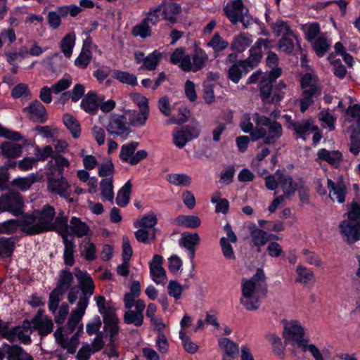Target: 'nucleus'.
Masks as SVG:
<instances>
[{"label":"nucleus","mask_w":360,"mask_h":360,"mask_svg":"<svg viewBox=\"0 0 360 360\" xmlns=\"http://www.w3.org/2000/svg\"><path fill=\"white\" fill-rule=\"evenodd\" d=\"M75 276L79 280V287L72 288L67 297L70 304L78 300L77 307L72 311L68 321L67 330L69 333H72L80 322L95 288L92 278L86 271L75 269Z\"/></svg>","instance_id":"obj_1"},{"label":"nucleus","mask_w":360,"mask_h":360,"mask_svg":"<svg viewBox=\"0 0 360 360\" xmlns=\"http://www.w3.org/2000/svg\"><path fill=\"white\" fill-rule=\"evenodd\" d=\"M242 297L240 302L247 310H256L259 307V299L266 292V277L264 271L257 269L256 274L250 279L242 280Z\"/></svg>","instance_id":"obj_2"},{"label":"nucleus","mask_w":360,"mask_h":360,"mask_svg":"<svg viewBox=\"0 0 360 360\" xmlns=\"http://www.w3.org/2000/svg\"><path fill=\"white\" fill-rule=\"evenodd\" d=\"M56 215L53 207L46 205L41 210L32 214H25L20 220L21 231L27 235H37L51 231Z\"/></svg>","instance_id":"obj_3"},{"label":"nucleus","mask_w":360,"mask_h":360,"mask_svg":"<svg viewBox=\"0 0 360 360\" xmlns=\"http://www.w3.org/2000/svg\"><path fill=\"white\" fill-rule=\"evenodd\" d=\"M253 120L257 126L266 127L255 129L251 133L253 141L263 139L265 144H274L283 135V128L281 123L272 121L270 118L262 116L259 113L253 115Z\"/></svg>","instance_id":"obj_4"},{"label":"nucleus","mask_w":360,"mask_h":360,"mask_svg":"<svg viewBox=\"0 0 360 360\" xmlns=\"http://www.w3.org/2000/svg\"><path fill=\"white\" fill-rule=\"evenodd\" d=\"M302 97L300 99V110L304 112L314 102V98L321 95V89L317 77L311 73L305 74L301 79Z\"/></svg>","instance_id":"obj_5"},{"label":"nucleus","mask_w":360,"mask_h":360,"mask_svg":"<svg viewBox=\"0 0 360 360\" xmlns=\"http://www.w3.org/2000/svg\"><path fill=\"white\" fill-rule=\"evenodd\" d=\"M281 75V69L271 70L268 75L262 77L259 83L260 96L264 103H277L282 99L281 93L273 89V83Z\"/></svg>","instance_id":"obj_6"},{"label":"nucleus","mask_w":360,"mask_h":360,"mask_svg":"<svg viewBox=\"0 0 360 360\" xmlns=\"http://www.w3.org/2000/svg\"><path fill=\"white\" fill-rule=\"evenodd\" d=\"M224 14L233 25L238 22L243 23L244 28H248L252 22V17L248 9L245 7L242 0H231L224 7Z\"/></svg>","instance_id":"obj_7"},{"label":"nucleus","mask_w":360,"mask_h":360,"mask_svg":"<svg viewBox=\"0 0 360 360\" xmlns=\"http://www.w3.org/2000/svg\"><path fill=\"white\" fill-rule=\"evenodd\" d=\"M285 343H290L294 347H297L303 352L307 351L306 342L308 340L304 338V328L296 321H291L284 326L283 333Z\"/></svg>","instance_id":"obj_8"},{"label":"nucleus","mask_w":360,"mask_h":360,"mask_svg":"<svg viewBox=\"0 0 360 360\" xmlns=\"http://www.w3.org/2000/svg\"><path fill=\"white\" fill-rule=\"evenodd\" d=\"M140 143L138 141H131L122 146L119 157L124 162L131 165H136L148 157V152L140 150L135 153Z\"/></svg>","instance_id":"obj_9"},{"label":"nucleus","mask_w":360,"mask_h":360,"mask_svg":"<svg viewBox=\"0 0 360 360\" xmlns=\"http://www.w3.org/2000/svg\"><path fill=\"white\" fill-rule=\"evenodd\" d=\"M22 198L17 191H9L0 197L1 212H9L18 216L22 212Z\"/></svg>","instance_id":"obj_10"},{"label":"nucleus","mask_w":360,"mask_h":360,"mask_svg":"<svg viewBox=\"0 0 360 360\" xmlns=\"http://www.w3.org/2000/svg\"><path fill=\"white\" fill-rule=\"evenodd\" d=\"M127 117L122 115L111 114L106 130L110 135L126 138L131 132Z\"/></svg>","instance_id":"obj_11"},{"label":"nucleus","mask_w":360,"mask_h":360,"mask_svg":"<svg viewBox=\"0 0 360 360\" xmlns=\"http://www.w3.org/2000/svg\"><path fill=\"white\" fill-rule=\"evenodd\" d=\"M134 306L135 310H132V307L126 308L127 310L124 314V321L127 324H133L136 327H140L143 323V311L146 304L143 300L138 299Z\"/></svg>","instance_id":"obj_12"},{"label":"nucleus","mask_w":360,"mask_h":360,"mask_svg":"<svg viewBox=\"0 0 360 360\" xmlns=\"http://www.w3.org/2000/svg\"><path fill=\"white\" fill-rule=\"evenodd\" d=\"M32 333L31 322L28 320L23 321L22 325L15 326L10 329L8 340L13 342L16 338L24 344H30L31 342L30 335Z\"/></svg>","instance_id":"obj_13"},{"label":"nucleus","mask_w":360,"mask_h":360,"mask_svg":"<svg viewBox=\"0 0 360 360\" xmlns=\"http://www.w3.org/2000/svg\"><path fill=\"white\" fill-rule=\"evenodd\" d=\"M163 258L160 255H155L150 262V273L153 281L157 284L165 285L167 282V276L165 269L162 266Z\"/></svg>","instance_id":"obj_14"},{"label":"nucleus","mask_w":360,"mask_h":360,"mask_svg":"<svg viewBox=\"0 0 360 360\" xmlns=\"http://www.w3.org/2000/svg\"><path fill=\"white\" fill-rule=\"evenodd\" d=\"M47 188L49 192L65 198H68L71 194L70 186L63 177L49 178Z\"/></svg>","instance_id":"obj_15"},{"label":"nucleus","mask_w":360,"mask_h":360,"mask_svg":"<svg viewBox=\"0 0 360 360\" xmlns=\"http://www.w3.org/2000/svg\"><path fill=\"white\" fill-rule=\"evenodd\" d=\"M30 322L31 325L33 324V328L38 331L41 337L51 333L53 328L52 320L44 316L41 310L38 311Z\"/></svg>","instance_id":"obj_16"},{"label":"nucleus","mask_w":360,"mask_h":360,"mask_svg":"<svg viewBox=\"0 0 360 360\" xmlns=\"http://www.w3.org/2000/svg\"><path fill=\"white\" fill-rule=\"evenodd\" d=\"M199 131L193 127L186 126L182 130L175 131L173 134L174 144L179 148H182L188 141L197 138Z\"/></svg>","instance_id":"obj_17"},{"label":"nucleus","mask_w":360,"mask_h":360,"mask_svg":"<svg viewBox=\"0 0 360 360\" xmlns=\"http://www.w3.org/2000/svg\"><path fill=\"white\" fill-rule=\"evenodd\" d=\"M77 279L78 278H77ZM77 282L79 283V280H77ZM73 283V274L69 269L65 268V269L60 271L55 289L60 293L65 295L68 291L69 292L72 288L79 287V283L77 286H72Z\"/></svg>","instance_id":"obj_18"},{"label":"nucleus","mask_w":360,"mask_h":360,"mask_svg":"<svg viewBox=\"0 0 360 360\" xmlns=\"http://www.w3.org/2000/svg\"><path fill=\"white\" fill-rule=\"evenodd\" d=\"M200 241V236L197 233H191L189 232H184L179 240L181 247L186 248L189 252V257L192 263L195 254V246Z\"/></svg>","instance_id":"obj_19"},{"label":"nucleus","mask_w":360,"mask_h":360,"mask_svg":"<svg viewBox=\"0 0 360 360\" xmlns=\"http://www.w3.org/2000/svg\"><path fill=\"white\" fill-rule=\"evenodd\" d=\"M104 329L110 336L109 341H114L115 336L118 333V318L115 311L105 310L103 314Z\"/></svg>","instance_id":"obj_20"},{"label":"nucleus","mask_w":360,"mask_h":360,"mask_svg":"<svg viewBox=\"0 0 360 360\" xmlns=\"http://www.w3.org/2000/svg\"><path fill=\"white\" fill-rule=\"evenodd\" d=\"M169 60L172 64L178 65L183 71L190 72L191 56L186 53L184 48H176L171 54Z\"/></svg>","instance_id":"obj_21"},{"label":"nucleus","mask_w":360,"mask_h":360,"mask_svg":"<svg viewBox=\"0 0 360 360\" xmlns=\"http://www.w3.org/2000/svg\"><path fill=\"white\" fill-rule=\"evenodd\" d=\"M276 176L283 189V196L288 198L293 195L297 190V185L294 182L292 178L289 175H285L280 170L276 171Z\"/></svg>","instance_id":"obj_22"},{"label":"nucleus","mask_w":360,"mask_h":360,"mask_svg":"<svg viewBox=\"0 0 360 360\" xmlns=\"http://www.w3.org/2000/svg\"><path fill=\"white\" fill-rule=\"evenodd\" d=\"M208 61V55L200 48L195 47L191 61L190 72H196L202 70Z\"/></svg>","instance_id":"obj_23"},{"label":"nucleus","mask_w":360,"mask_h":360,"mask_svg":"<svg viewBox=\"0 0 360 360\" xmlns=\"http://www.w3.org/2000/svg\"><path fill=\"white\" fill-rule=\"evenodd\" d=\"M273 33L276 37H287L292 36L297 39V36L294 32L290 29L288 23L281 19H277L275 22H271L270 25Z\"/></svg>","instance_id":"obj_24"},{"label":"nucleus","mask_w":360,"mask_h":360,"mask_svg":"<svg viewBox=\"0 0 360 360\" xmlns=\"http://www.w3.org/2000/svg\"><path fill=\"white\" fill-rule=\"evenodd\" d=\"M181 12V7L176 3H172L165 6L163 10V17L168 22V26L172 27L177 22V15Z\"/></svg>","instance_id":"obj_25"},{"label":"nucleus","mask_w":360,"mask_h":360,"mask_svg":"<svg viewBox=\"0 0 360 360\" xmlns=\"http://www.w3.org/2000/svg\"><path fill=\"white\" fill-rule=\"evenodd\" d=\"M82 108L87 113L94 115L99 107L96 95L94 92H89L81 102Z\"/></svg>","instance_id":"obj_26"},{"label":"nucleus","mask_w":360,"mask_h":360,"mask_svg":"<svg viewBox=\"0 0 360 360\" xmlns=\"http://www.w3.org/2000/svg\"><path fill=\"white\" fill-rule=\"evenodd\" d=\"M219 347L224 351V356H237L239 354V346L237 343L227 338L218 340Z\"/></svg>","instance_id":"obj_27"},{"label":"nucleus","mask_w":360,"mask_h":360,"mask_svg":"<svg viewBox=\"0 0 360 360\" xmlns=\"http://www.w3.org/2000/svg\"><path fill=\"white\" fill-rule=\"evenodd\" d=\"M22 147L20 144L5 141L1 145V154L6 158H16L22 155Z\"/></svg>","instance_id":"obj_28"},{"label":"nucleus","mask_w":360,"mask_h":360,"mask_svg":"<svg viewBox=\"0 0 360 360\" xmlns=\"http://www.w3.org/2000/svg\"><path fill=\"white\" fill-rule=\"evenodd\" d=\"M70 229L72 235L82 238L87 235L89 227L86 223L82 221L79 218L73 217L70 221Z\"/></svg>","instance_id":"obj_29"},{"label":"nucleus","mask_w":360,"mask_h":360,"mask_svg":"<svg viewBox=\"0 0 360 360\" xmlns=\"http://www.w3.org/2000/svg\"><path fill=\"white\" fill-rule=\"evenodd\" d=\"M249 71V68L243 63V60L233 63L228 70V77L234 83L237 84L240 81L243 72L245 73Z\"/></svg>","instance_id":"obj_30"},{"label":"nucleus","mask_w":360,"mask_h":360,"mask_svg":"<svg viewBox=\"0 0 360 360\" xmlns=\"http://www.w3.org/2000/svg\"><path fill=\"white\" fill-rule=\"evenodd\" d=\"M24 110L28 111L37 121L41 123L44 122L47 119L46 108L39 101H34L28 107L25 108Z\"/></svg>","instance_id":"obj_31"},{"label":"nucleus","mask_w":360,"mask_h":360,"mask_svg":"<svg viewBox=\"0 0 360 360\" xmlns=\"http://www.w3.org/2000/svg\"><path fill=\"white\" fill-rule=\"evenodd\" d=\"M141 294V285L139 281H134L130 287V292H127L124 296L125 308L133 307Z\"/></svg>","instance_id":"obj_32"},{"label":"nucleus","mask_w":360,"mask_h":360,"mask_svg":"<svg viewBox=\"0 0 360 360\" xmlns=\"http://www.w3.org/2000/svg\"><path fill=\"white\" fill-rule=\"evenodd\" d=\"M51 231L57 232L61 238L69 236L68 218L62 214L55 217Z\"/></svg>","instance_id":"obj_33"},{"label":"nucleus","mask_w":360,"mask_h":360,"mask_svg":"<svg viewBox=\"0 0 360 360\" xmlns=\"http://www.w3.org/2000/svg\"><path fill=\"white\" fill-rule=\"evenodd\" d=\"M252 42V37L250 34H240L236 36L231 44V48L236 51L242 52L248 47Z\"/></svg>","instance_id":"obj_34"},{"label":"nucleus","mask_w":360,"mask_h":360,"mask_svg":"<svg viewBox=\"0 0 360 360\" xmlns=\"http://www.w3.org/2000/svg\"><path fill=\"white\" fill-rule=\"evenodd\" d=\"M76 37L74 32L66 34L61 40L60 47L64 56L70 58L75 44Z\"/></svg>","instance_id":"obj_35"},{"label":"nucleus","mask_w":360,"mask_h":360,"mask_svg":"<svg viewBox=\"0 0 360 360\" xmlns=\"http://www.w3.org/2000/svg\"><path fill=\"white\" fill-rule=\"evenodd\" d=\"M63 120L72 136L75 139L78 138L80 136L81 127L77 119L70 114H65L63 116Z\"/></svg>","instance_id":"obj_36"},{"label":"nucleus","mask_w":360,"mask_h":360,"mask_svg":"<svg viewBox=\"0 0 360 360\" xmlns=\"http://www.w3.org/2000/svg\"><path fill=\"white\" fill-rule=\"evenodd\" d=\"M161 58L162 53L158 51H154L146 57L144 63L143 65L140 67L139 70H147L150 71L155 70Z\"/></svg>","instance_id":"obj_37"},{"label":"nucleus","mask_w":360,"mask_h":360,"mask_svg":"<svg viewBox=\"0 0 360 360\" xmlns=\"http://www.w3.org/2000/svg\"><path fill=\"white\" fill-rule=\"evenodd\" d=\"M262 58V51L258 47V45L255 44L250 50V56L243 60V63L250 69L255 68L259 63Z\"/></svg>","instance_id":"obj_38"},{"label":"nucleus","mask_w":360,"mask_h":360,"mask_svg":"<svg viewBox=\"0 0 360 360\" xmlns=\"http://www.w3.org/2000/svg\"><path fill=\"white\" fill-rule=\"evenodd\" d=\"M131 190V183L128 181L122 188L119 191L116 202L120 207H125L129 202L130 195Z\"/></svg>","instance_id":"obj_39"},{"label":"nucleus","mask_w":360,"mask_h":360,"mask_svg":"<svg viewBox=\"0 0 360 360\" xmlns=\"http://www.w3.org/2000/svg\"><path fill=\"white\" fill-rule=\"evenodd\" d=\"M112 77L114 79H117L123 84H127L132 86L137 84V78L133 75L128 72H124L118 70H112Z\"/></svg>","instance_id":"obj_40"},{"label":"nucleus","mask_w":360,"mask_h":360,"mask_svg":"<svg viewBox=\"0 0 360 360\" xmlns=\"http://www.w3.org/2000/svg\"><path fill=\"white\" fill-rule=\"evenodd\" d=\"M211 202L216 204L215 212L217 213H223L226 214L229 210V202L227 199L221 198V193L219 192H215L213 193Z\"/></svg>","instance_id":"obj_41"},{"label":"nucleus","mask_w":360,"mask_h":360,"mask_svg":"<svg viewBox=\"0 0 360 360\" xmlns=\"http://www.w3.org/2000/svg\"><path fill=\"white\" fill-rule=\"evenodd\" d=\"M176 220L178 225L191 229L199 227L201 224L200 219L194 215H180Z\"/></svg>","instance_id":"obj_42"},{"label":"nucleus","mask_w":360,"mask_h":360,"mask_svg":"<svg viewBox=\"0 0 360 360\" xmlns=\"http://www.w3.org/2000/svg\"><path fill=\"white\" fill-rule=\"evenodd\" d=\"M228 42L222 39L219 33H215L212 39L207 43V46L214 49V57H217L219 53L228 47Z\"/></svg>","instance_id":"obj_43"},{"label":"nucleus","mask_w":360,"mask_h":360,"mask_svg":"<svg viewBox=\"0 0 360 360\" xmlns=\"http://www.w3.org/2000/svg\"><path fill=\"white\" fill-rule=\"evenodd\" d=\"M337 151H329L325 148L320 149L317 153V158L316 161L319 162L321 160L327 162L331 165H334L336 167L337 163Z\"/></svg>","instance_id":"obj_44"},{"label":"nucleus","mask_w":360,"mask_h":360,"mask_svg":"<svg viewBox=\"0 0 360 360\" xmlns=\"http://www.w3.org/2000/svg\"><path fill=\"white\" fill-rule=\"evenodd\" d=\"M251 237L254 245L259 248L264 245L271 239L276 238V236L268 234L264 230L255 231Z\"/></svg>","instance_id":"obj_45"},{"label":"nucleus","mask_w":360,"mask_h":360,"mask_svg":"<svg viewBox=\"0 0 360 360\" xmlns=\"http://www.w3.org/2000/svg\"><path fill=\"white\" fill-rule=\"evenodd\" d=\"M311 123L309 120H302L292 124V130L295 131L297 137L302 138L303 140L306 139L305 136L309 134L311 130Z\"/></svg>","instance_id":"obj_46"},{"label":"nucleus","mask_w":360,"mask_h":360,"mask_svg":"<svg viewBox=\"0 0 360 360\" xmlns=\"http://www.w3.org/2000/svg\"><path fill=\"white\" fill-rule=\"evenodd\" d=\"M15 238L13 237L1 238L0 255H5L6 257L11 256L15 249Z\"/></svg>","instance_id":"obj_47"},{"label":"nucleus","mask_w":360,"mask_h":360,"mask_svg":"<svg viewBox=\"0 0 360 360\" xmlns=\"http://www.w3.org/2000/svg\"><path fill=\"white\" fill-rule=\"evenodd\" d=\"M131 33L134 37L145 39L152 35V29L148 24L141 20L140 23L133 27Z\"/></svg>","instance_id":"obj_48"},{"label":"nucleus","mask_w":360,"mask_h":360,"mask_svg":"<svg viewBox=\"0 0 360 360\" xmlns=\"http://www.w3.org/2000/svg\"><path fill=\"white\" fill-rule=\"evenodd\" d=\"M101 195L105 200L112 202L113 200V186L111 179H104L100 183Z\"/></svg>","instance_id":"obj_49"},{"label":"nucleus","mask_w":360,"mask_h":360,"mask_svg":"<svg viewBox=\"0 0 360 360\" xmlns=\"http://www.w3.org/2000/svg\"><path fill=\"white\" fill-rule=\"evenodd\" d=\"M317 56H323L330 47V42L323 36L319 37L313 43Z\"/></svg>","instance_id":"obj_50"},{"label":"nucleus","mask_w":360,"mask_h":360,"mask_svg":"<svg viewBox=\"0 0 360 360\" xmlns=\"http://www.w3.org/2000/svg\"><path fill=\"white\" fill-rule=\"evenodd\" d=\"M296 272L298 275L295 279L297 283H307L314 278V273L302 265L297 267Z\"/></svg>","instance_id":"obj_51"},{"label":"nucleus","mask_w":360,"mask_h":360,"mask_svg":"<svg viewBox=\"0 0 360 360\" xmlns=\"http://www.w3.org/2000/svg\"><path fill=\"white\" fill-rule=\"evenodd\" d=\"M158 222L156 215L154 212H150L148 214L142 217L140 220L135 223L136 227H140L143 229L153 228Z\"/></svg>","instance_id":"obj_52"},{"label":"nucleus","mask_w":360,"mask_h":360,"mask_svg":"<svg viewBox=\"0 0 360 360\" xmlns=\"http://www.w3.org/2000/svg\"><path fill=\"white\" fill-rule=\"evenodd\" d=\"M167 180L176 186H188L191 184V177L184 174H174L168 175Z\"/></svg>","instance_id":"obj_53"},{"label":"nucleus","mask_w":360,"mask_h":360,"mask_svg":"<svg viewBox=\"0 0 360 360\" xmlns=\"http://www.w3.org/2000/svg\"><path fill=\"white\" fill-rule=\"evenodd\" d=\"M267 340L271 344L274 352L278 356L283 354L284 346L281 339L275 334L270 333L266 336Z\"/></svg>","instance_id":"obj_54"},{"label":"nucleus","mask_w":360,"mask_h":360,"mask_svg":"<svg viewBox=\"0 0 360 360\" xmlns=\"http://www.w3.org/2000/svg\"><path fill=\"white\" fill-rule=\"evenodd\" d=\"M37 181L36 176L30 175L25 178L15 179L12 181V185L20 188L22 191H26Z\"/></svg>","instance_id":"obj_55"},{"label":"nucleus","mask_w":360,"mask_h":360,"mask_svg":"<svg viewBox=\"0 0 360 360\" xmlns=\"http://www.w3.org/2000/svg\"><path fill=\"white\" fill-rule=\"evenodd\" d=\"M179 337L186 352L190 354H194L197 352L198 346L195 343L193 342L191 338L186 335L184 330L181 329L179 331Z\"/></svg>","instance_id":"obj_56"},{"label":"nucleus","mask_w":360,"mask_h":360,"mask_svg":"<svg viewBox=\"0 0 360 360\" xmlns=\"http://www.w3.org/2000/svg\"><path fill=\"white\" fill-rule=\"evenodd\" d=\"M160 11L161 9L160 6L156 8L150 9L147 13L146 17L143 18L142 21L145 22L146 24H148L152 29V26H155L160 21Z\"/></svg>","instance_id":"obj_57"},{"label":"nucleus","mask_w":360,"mask_h":360,"mask_svg":"<svg viewBox=\"0 0 360 360\" xmlns=\"http://www.w3.org/2000/svg\"><path fill=\"white\" fill-rule=\"evenodd\" d=\"M160 11L161 9L160 6L156 8L150 9L147 13L146 17L143 18L142 21L145 22L146 24H148L152 29V26H155L160 21Z\"/></svg>","instance_id":"obj_58"},{"label":"nucleus","mask_w":360,"mask_h":360,"mask_svg":"<svg viewBox=\"0 0 360 360\" xmlns=\"http://www.w3.org/2000/svg\"><path fill=\"white\" fill-rule=\"evenodd\" d=\"M160 11L161 9L160 6L156 8L150 9L147 13L146 17L143 18L142 21L145 22L146 24H148L152 29V26H155L160 21Z\"/></svg>","instance_id":"obj_59"},{"label":"nucleus","mask_w":360,"mask_h":360,"mask_svg":"<svg viewBox=\"0 0 360 360\" xmlns=\"http://www.w3.org/2000/svg\"><path fill=\"white\" fill-rule=\"evenodd\" d=\"M230 243V240L225 239V237L221 238L219 240V244L221 248L224 257L227 259L234 260L236 259V256Z\"/></svg>","instance_id":"obj_60"},{"label":"nucleus","mask_w":360,"mask_h":360,"mask_svg":"<svg viewBox=\"0 0 360 360\" xmlns=\"http://www.w3.org/2000/svg\"><path fill=\"white\" fill-rule=\"evenodd\" d=\"M303 30L305 32L306 39L312 41L320 32V26L317 22H313L303 26Z\"/></svg>","instance_id":"obj_61"},{"label":"nucleus","mask_w":360,"mask_h":360,"mask_svg":"<svg viewBox=\"0 0 360 360\" xmlns=\"http://www.w3.org/2000/svg\"><path fill=\"white\" fill-rule=\"evenodd\" d=\"M292 36L281 37L278 41V49L285 53H291L294 50V42Z\"/></svg>","instance_id":"obj_62"},{"label":"nucleus","mask_w":360,"mask_h":360,"mask_svg":"<svg viewBox=\"0 0 360 360\" xmlns=\"http://www.w3.org/2000/svg\"><path fill=\"white\" fill-rule=\"evenodd\" d=\"M91 58V53L81 51L79 55L75 60V65L79 68L85 69L90 63Z\"/></svg>","instance_id":"obj_63"},{"label":"nucleus","mask_w":360,"mask_h":360,"mask_svg":"<svg viewBox=\"0 0 360 360\" xmlns=\"http://www.w3.org/2000/svg\"><path fill=\"white\" fill-rule=\"evenodd\" d=\"M8 360H33L32 357L27 353L25 352L22 348L17 346L14 348L11 354L8 356Z\"/></svg>","instance_id":"obj_64"}]
</instances>
